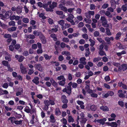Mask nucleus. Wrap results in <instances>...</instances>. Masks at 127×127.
I'll return each mask as SVG.
<instances>
[{"instance_id": "obj_1", "label": "nucleus", "mask_w": 127, "mask_h": 127, "mask_svg": "<svg viewBox=\"0 0 127 127\" xmlns=\"http://www.w3.org/2000/svg\"><path fill=\"white\" fill-rule=\"evenodd\" d=\"M12 13V12L10 10L6 11L4 9H2L0 11V18L2 20L8 19Z\"/></svg>"}, {"instance_id": "obj_2", "label": "nucleus", "mask_w": 127, "mask_h": 127, "mask_svg": "<svg viewBox=\"0 0 127 127\" xmlns=\"http://www.w3.org/2000/svg\"><path fill=\"white\" fill-rule=\"evenodd\" d=\"M72 83L71 82H70L68 83V86L67 87V89L66 88H64L62 90L63 92H66L67 94L70 95L72 93L71 86L72 85Z\"/></svg>"}, {"instance_id": "obj_3", "label": "nucleus", "mask_w": 127, "mask_h": 127, "mask_svg": "<svg viewBox=\"0 0 127 127\" xmlns=\"http://www.w3.org/2000/svg\"><path fill=\"white\" fill-rule=\"evenodd\" d=\"M31 107V109L28 106H26L24 109V111L28 113H30L31 114H32L33 113H36V112L35 110L33 108H32V105H30Z\"/></svg>"}, {"instance_id": "obj_4", "label": "nucleus", "mask_w": 127, "mask_h": 127, "mask_svg": "<svg viewBox=\"0 0 127 127\" xmlns=\"http://www.w3.org/2000/svg\"><path fill=\"white\" fill-rule=\"evenodd\" d=\"M127 69V64H123L121 65L118 68V71H119L121 72L122 70L124 71Z\"/></svg>"}, {"instance_id": "obj_5", "label": "nucleus", "mask_w": 127, "mask_h": 127, "mask_svg": "<svg viewBox=\"0 0 127 127\" xmlns=\"http://www.w3.org/2000/svg\"><path fill=\"white\" fill-rule=\"evenodd\" d=\"M57 5V3L56 2L53 1L52 4L49 5V8L47 9V10L49 11V12H53L54 11L53 9L56 7Z\"/></svg>"}, {"instance_id": "obj_6", "label": "nucleus", "mask_w": 127, "mask_h": 127, "mask_svg": "<svg viewBox=\"0 0 127 127\" xmlns=\"http://www.w3.org/2000/svg\"><path fill=\"white\" fill-rule=\"evenodd\" d=\"M20 68L22 74H25L27 73V68L24 66L22 63L20 65Z\"/></svg>"}, {"instance_id": "obj_7", "label": "nucleus", "mask_w": 127, "mask_h": 127, "mask_svg": "<svg viewBox=\"0 0 127 127\" xmlns=\"http://www.w3.org/2000/svg\"><path fill=\"white\" fill-rule=\"evenodd\" d=\"M39 37L42 44H45L46 43L47 40L46 37L41 32L40 33V36H39Z\"/></svg>"}, {"instance_id": "obj_8", "label": "nucleus", "mask_w": 127, "mask_h": 127, "mask_svg": "<svg viewBox=\"0 0 127 127\" xmlns=\"http://www.w3.org/2000/svg\"><path fill=\"white\" fill-rule=\"evenodd\" d=\"M15 58L18 60L19 62H21L23 61L24 59V57L22 55H16L15 56Z\"/></svg>"}, {"instance_id": "obj_9", "label": "nucleus", "mask_w": 127, "mask_h": 127, "mask_svg": "<svg viewBox=\"0 0 127 127\" xmlns=\"http://www.w3.org/2000/svg\"><path fill=\"white\" fill-rule=\"evenodd\" d=\"M34 66L35 69H37L41 72L43 71L42 66L41 64H35Z\"/></svg>"}, {"instance_id": "obj_10", "label": "nucleus", "mask_w": 127, "mask_h": 127, "mask_svg": "<svg viewBox=\"0 0 127 127\" xmlns=\"http://www.w3.org/2000/svg\"><path fill=\"white\" fill-rule=\"evenodd\" d=\"M123 91L121 90H119L118 91V95L119 97L120 98L125 97V95L123 93Z\"/></svg>"}, {"instance_id": "obj_11", "label": "nucleus", "mask_w": 127, "mask_h": 127, "mask_svg": "<svg viewBox=\"0 0 127 127\" xmlns=\"http://www.w3.org/2000/svg\"><path fill=\"white\" fill-rule=\"evenodd\" d=\"M61 100L62 102L64 103H67L68 100L67 99L66 96L65 95H62L61 97Z\"/></svg>"}, {"instance_id": "obj_12", "label": "nucleus", "mask_w": 127, "mask_h": 127, "mask_svg": "<svg viewBox=\"0 0 127 127\" xmlns=\"http://www.w3.org/2000/svg\"><path fill=\"white\" fill-rule=\"evenodd\" d=\"M52 85L55 88H57L58 86V83L56 82L52 78L50 80Z\"/></svg>"}, {"instance_id": "obj_13", "label": "nucleus", "mask_w": 127, "mask_h": 127, "mask_svg": "<svg viewBox=\"0 0 127 127\" xmlns=\"http://www.w3.org/2000/svg\"><path fill=\"white\" fill-rule=\"evenodd\" d=\"M106 119L105 118L99 119L98 120V123H99L100 124L103 125L105 123V122L106 121Z\"/></svg>"}, {"instance_id": "obj_14", "label": "nucleus", "mask_w": 127, "mask_h": 127, "mask_svg": "<svg viewBox=\"0 0 127 127\" xmlns=\"http://www.w3.org/2000/svg\"><path fill=\"white\" fill-rule=\"evenodd\" d=\"M61 112L59 108H56L55 109V114L57 116H59L61 115Z\"/></svg>"}, {"instance_id": "obj_15", "label": "nucleus", "mask_w": 127, "mask_h": 127, "mask_svg": "<svg viewBox=\"0 0 127 127\" xmlns=\"http://www.w3.org/2000/svg\"><path fill=\"white\" fill-rule=\"evenodd\" d=\"M8 94V92L6 90H3L1 88H0V95H7Z\"/></svg>"}, {"instance_id": "obj_16", "label": "nucleus", "mask_w": 127, "mask_h": 127, "mask_svg": "<svg viewBox=\"0 0 127 127\" xmlns=\"http://www.w3.org/2000/svg\"><path fill=\"white\" fill-rule=\"evenodd\" d=\"M86 59L84 57H82L80 58V63L82 64L83 65H85L86 64V62L85 61Z\"/></svg>"}, {"instance_id": "obj_17", "label": "nucleus", "mask_w": 127, "mask_h": 127, "mask_svg": "<svg viewBox=\"0 0 127 127\" xmlns=\"http://www.w3.org/2000/svg\"><path fill=\"white\" fill-rule=\"evenodd\" d=\"M100 109L102 110L103 111H107L109 110L107 106H102L100 107Z\"/></svg>"}, {"instance_id": "obj_18", "label": "nucleus", "mask_w": 127, "mask_h": 127, "mask_svg": "<svg viewBox=\"0 0 127 127\" xmlns=\"http://www.w3.org/2000/svg\"><path fill=\"white\" fill-rule=\"evenodd\" d=\"M39 78L38 77H35L34 79L32 80V81L36 84H37L39 83Z\"/></svg>"}, {"instance_id": "obj_19", "label": "nucleus", "mask_w": 127, "mask_h": 127, "mask_svg": "<svg viewBox=\"0 0 127 127\" xmlns=\"http://www.w3.org/2000/svg\"><path fill=\"white\" fill-rule=\"evenodd\" d=\"M50 36L51 37L53 38L54 41H56L58 39L57 38V35L56 34L54 33H52L51 34Z\"/></svg>"}, {"instance_id": "obj_20", "label": "nucleus", "mask_w": 127, "mask_h": 127, "mask_svg": "<svg viewBox=\"0 0 127 127\" xmlns=\"http://www.w3.org/2000/svg\"><path fill=\"white\" fill-rule=\"evenodd\" d=\"M68 121L69 123H73L74 121V119L71 115H69L68 118Z\"/></svg>"}, {"instance_id": "obj_21", "label": "nucleus", "mask_w": 127, "mask_h": 127, "mask_svg": "<svg viewBox=\"0 0 127 127\" xmlns=\"http://www.w3.org/2000/svg\"><path fill=\"white\" fill-rule=\"evenodd\" d=\"M16 120V118L14 117H10L8 119V120H10L12 124L15 123V122Z\"/></svg>"}, {"instance_id": "obj_22", "label": "nucleus", "mask_w": 127, "mask_h": 127, "mask_svg": "<svg viewBox=\"0 0 127 127\" xmlns=\"http://www.w3.org/2000/svg\"><path fill=\"white\" fill-rule=\"evenodd\" d=\"M90 109L92 111H95L97 109L96 106L94 104L92 105L90 107Z\"/></svg>"}, {"instance_id": "obj_23", "label": "nucleus", "mask_w": 127, "mask_h": 127, "mask_svg": "<svg viewBox=\"0 0 127 127\" xmlns=\"http://www.w3.org/2000/svg\"><path fill=\"white\" fill-rule=\"evenodd\" d=\"M121 8L124 12H125L127 10V3H125L124 5H122Z\"/></svg>"}, {"instance_id": "obj_24", "label": "nucleus", "mask_w": 127, "mask_h": 127, "mask_svg": "<svg viewBox=\"0 0 127 127\" xmlns=\"http://www.w3.org/2000/svg\"><path fill=\"white\" fill-rule=\"evenodd\" d=\"M65 78H64V79H63V80L60 81L59 82V85L62 86H64L65 84Z\"/></svg>"}, {"instance_id": "obj_25", "label": "nucleus", "mask_w": 127, "mask_h": 127, "mask_svg": "<svg viewBox=\"0 0 127 127\" xmlns=\"http://www.w3.org/2000/svg\"><path fill=\"white\" fill-rule=\"evenodd\" d=\"M72 19H69L68 18H66V20L67 21L70 22L72 25H74L75 24V23Z\"/></svg>"}, {"instance_id": "obj_26", "label": "nucleus", "mask_w": 127, "mask_h": 127, "mask_svg": "<svg viewBox=\"0 0 127 127\" xmlns=\"http://www.w3.org/2000/svg\"><path fill=\"white\" fill-rule=\"evenodd\" d=\"M50 118L51 120V122L52 123H54L55 122V120L54 116L52 114L51 115L50 117Z\"/></svg>"}, {"instance_id": "obj_27", "label": "nucleus", "mask_w": 127, "mask_h": 127, "mask_svg": "<svg viewBox=\"0 0 127 127\" xmlns=\"http://www.w3.org/2000/svg\"><path fill=\"white\" fill-rule=\"evenodd\" d=\"M43 56L45 58V59L47 60H50L52 57V56H49L47 54H45L43 55Z\"/></svg>"}, {"instance_id": "obj_28", "label": "nucleus", "mask_w": 127, "mask_h": 127, "mask_svg": "<svg viewBox=\"0 0 127 127\" xmlns=\"http://www.w3.org/2000/svg\"><path fill=\"white\" fill-rule=\"evenodd\" d=\"M16 12L17 13H20L22 12V9L20 7L18 6L16 9Z\"/></svg>"}, {"instance_id": "obj_29", "label": "nucleus", "mask_w": 127, "mask_h": 127, "mask_svg": "<svg viewBox=\"0 0 127 127\" xmlns=\"http://www.w3.org/2000/svg\"><path fill=\"white\" fill-rule=\"evenodd\" d=\"M122 35V33L121 32H119L117 33L116 35V36L115 38L116 40H118L120 39L119 37H120Z\"/></svg>"}, {"instance_id": "obj_30", "label": "nucleus", "mask_w": 127, "mask_h": 127, "mask_svg": "<svg viewBox=\"0 0 127 127\" xmlns=\"http://www.w3.org/2000/svg\"><path fill=\"white\" fill-rule=\"evenodd\" d=\"M90 52L89 51V49L88 48L86 49V52L85 54L86 57H87L89 56L90 54Z\"/></svg>"}, {"instance_id": "obj_31", "label": "nucleus", "mask_w": 127, "mask_h": 127, "mask_svg": "<svg viewBox=\"0 0 127 127\" xmlns=\"http://www.w3.org/2000/svg\"><path fill=\"white\" fill-rule=\"evenodd\" d=\"M44 103L45 104V106H46L49 107V106L50 104V101L49 100H44Z\"/></svg>"}, {"instance_id": "obj_32", "label": "nucleus", "mask_w": 127, "mask_h": 127, "mask_svg": "<svg viewBox=\"0 0 127 127\" xmlns=\"http://www.w3.org/2000/svg\"><path fill=\"white\" fill-rule=\"evenodd\" d=\"M2 63L3 65L5 66H6L7 67L10 64H9L8 62L6 61H4L2 62Z\"/></svg>"}, {"instance_id": "obj_33", "label": "nucleus", "mask_w": 127, "mask_h": 127, "mask_svg": "<svg viewBox=\"0 0 127 127\" xmlns=\"http://www.w3.org/2000/svg\"><path fill=\"white\" fill-rule=\"evenodd\" d=\"M102 25L104 27H108V25L107 24V20L106 21L102 22Z\"/></svg>"}, {"instance_id": "obj_34", "label": "nucleus", "mask_w": 127, "mask_h": 127, "mask_svg": "<svg viewBox=\"0 0 127 127\" xmlns=\"http://www.w3.org/2000/svg\"><path fill=\"white\" fill-rule=\"evenodd\" d=\"M17 28L15 27H12L8 28V31L10 32L16 30Z\"/></svg>"}, {"instance_id": "obj_35", "label": "nucleus", "mask_w": 127, "mask_h": 127, "mask_svg": "<svg viewBox=\"0 0 127 127\" xmlns=\"http://www.w3.org/2000/svg\"><path fill=\"white\" fill-rule=\"evenodd\" d=\"M19 31H16V32H14L12 35V36L13 37L15 38L17 36L18 34L19 33Z\"/></svg>"}, {"instance_id": "obj_36", "label": "nucleus", "mask_w": 127, "mask_h": 127, "mask_svg": "<svg viewBox=\"0 0 127 127\" xmlns=\"http://www.w3.org/2000/svg\"><path fill=\"white\" fill-rule=\"evenodd\" d=\"M105 14L109 18H111L112 15L111 14V13L108 11H106L105 13Z\"/></svg>"}, {"instance_id": "obj_37", "label": "nucleus", "mask_w": 127, "mask_h": 127, "mask_svg": "<svg viewBox=\"0 0 127 127\" xmlns=\"http://www.w3.org/2000/svg\"><path fill=\"white\" fill-rule=\"evenodd\" d=\"M110 3L112 6H115L116 4H117L116 3L115 0H111Z\"/></svg>"}, {"instance_id": "obj_38", "label": "nucleus", "mask_w": 127, "mask_h": 127, "mask_svg": "<svg viewBox=\"0 0 127 127\" xmlns=\"http://www.w3.org/2000/svg\"><path fill=\"white\" fill-rule=\"evenodd\" d=\"M55 28H52L51 29V30L52 31V32H56L58 31V26L57 25L55 26Z\"/></svg>"}, {"instance_id": "obj_39", "label": "nucleus", "mask_w": 127, "mask_h": 127, "mask_svg": "<svg viewBox=\"0 0 127 127\" xmlns=\"http://www.w3.org/2000/svg\"><path fill=\"white\" fill-rule=\"evenodd\" d=\"M72 5V1H67L65 3V5Z\"/></svg>"}, {"instance_id": "obj_40", "label": "nucleus", "mask_w": 127, "mask_h": 127, "mask_svg": "<svg viewBox=\"0 0 127 127\" xmlns=\"http://www.w3.org/2000/svg\"><path fill=\"white\" fill-rule=\"evenodd\" d=\"M58 23L60 25L63 26L64 24V21L63 20H61L58 21Z\"/></svg>"}, {"instance_id": "obj_41", "label": "nucleus", "mask_w": 127, "mask_h": 127, "mask_svg": "<svg viewBox=\"0 0 127 127\" xmlns=\"http://www.w3.org/2000/svg\"><path fill=\"white\" fill-rule=\"evenodd\" d=\"M34 72L33 69L30 68L29 70V71L28 72V74L30 75H31Z\"/></svg>"}, {"instance_id": "obj_42", "label": "nucleus", "mask_w": 127, "mask_h": 127, "mask_svg": "<svg viewBox=\"0 0 127 127\" xmlns=\"http://www.w3.org/2000/svg\"><path fill=\"white\" fill-rule=\"evenodd\" d=\"M8 25L10 26H15V22L14 21H11L8 23Z\"/></svg>"}, {"instance_id": "obj_43", "label": "nucleus", "mask_w": 127, "mask_h": 127, "mask_svg": "<svg viewBox=\"0 0 127 127\" xmlns=\"http://www.w3.org/2000/svg\"><path fill=\"white\" fill-rule=\"evenodd\" d=\"M48 4L47 3H44L43 4L42 7H43L44 9H45L47 11L49 12V11L47 10V9L49 8L48 7Z\"/></svg>"}, {"instance_id": "obj_44", "label": "nucleus", "mask_w": 127, "mask_h": 127, "mask_svg": "<svg viewBox=\"0 0 127 127\" xmlns=\"http://www.w3.org/2000/svg\"><path fill=\"white\" fill-rule=\"evenodd\" d=\"M22 20L23 22L25 23H28L29 21V19L27 18H23Z\"/></svg>"}, {"instance_id": "obj_45", "label": "nucleus", "mask_w": 127, "mask_h": 127, "mask_svg": "<svg viewBox=\"0 0 127 127\" xmlns=\"http://www.w3.org/2000/svg\"><path fill=\"white\" fill-rule=\"evenodd\" d=\"M11 36L10 34H5L4 35L3 37L5 38H11Z\"/></svg>"}, {"instance_id": "obj_46", "label": "nucleus", "mask_w": 127, "mask_h": 127, "mask_svg": "<svg viewBox=\"0 0 127 127\" xmlns=\"http://www.w3.org/2000/svg\"><path fill=\"white\" fill-rule=\"evenodd\" d=\"M35 38V37L34 35L33 34H29L28 35L27 38H29V39H34Z\"/></svg>"}, {"instance_id": "obj_47", "label": "nucleus", "mask_w": 127, "mask_h": 127, "mask_svg": "<svg viewBox=\"0 0 127 127\" xmlns=\"http://www.w3.org/2000/svg\"><path fill=\"white\" fill-rule=\"evenodd\" d=\"M22 120H20L19 121H15V124L16 125L21 124L22 122Z\"/></svg>"}, {"instance_id": "obj_48", "label": "nucleus", "mask_w": 127, "mask_h": 127, "mask_svg": "<svg viewBox=\"0 0 127 127\" xmlns=\"http://www.w3.org/2000/svg\"><path fill=\"white\" fill-rule=\"evenodd\" d=\"M118 104L119 105L122 107H123L124 106V102L122 101H119L118 102Z\"/></svg>"}, {"instance_id": "obj_49", "label": "nucleus", "mask_w": 127, "mask_h": 127, "mask_svg": "<svg viewBox=\"0 0 127 127\" xmlns=\"http://www.w3.org/2000/svg\"><path fill=\"white\" fill-rule=\"evenodd\" d=\"M106 33L108 36L111 35V33L110 30L109 28H107L106 29Z\"/></svg>"}, {"instance_id": "obj_50", "label": "nucleus", "mask_w": 127, "mask_h": 127, "mask_svg": "<svg viewBox=\"0 0 127 127\" xmlns=\"http://www.w3.org/2000/svg\"><path fill=\"white\" fill-rule=\"evenodd\" d=\"M23 55L25 56H28L29 55L28 51L27 50H25L23 52Z\"/></svg>"}, {"instance_id": "obj_51", "label": "nucleus", "mask_w": 127, "mask_h": 127, "mask_svg": "<svg viewBox=\"0 0 127 127\" xmlns=\"http://www.w3.org/2000/svg\"><path fill=\"white\" fill-rule=\"evenodd\" d=\"M41 32H40V33L39 32H38L37 31H33V33L34 35L35 36H40V33Z\"/></svg>"}, {"instance_id": "obj_52", "label": "nucleus", "mask_w": 127, "mask_h": 127, "mask_svg": "<svg viewBox=\"0 0 127 127\" xmlns=\"http://www.w3.org/2000/svg\"><path fill=\"white\" fill-rule=\"evenodd\" d=\"M7 67L8 71L10 72H12L13 71V69L12 67H10V65H9Z\"/></svg>"}, {"instance_id": "obj_53", "label": "nucleus", "mask_w": 127, "mask_h": 127, "mask_svg": "<svg viewBox=\"0 0 127 127\" xmlns=\"http://www.w3.org/2000/svg\"><path fill=\"white\" fill-rule=\"evenodd\" d=\"M99 32L97 31H95L94 33V36L95 37H97L99 36Z\"/></svg>"}, {"instance_id": "obj_54", "label": "nucleus", "mask_w": 127, "mask_h": 127, "mask_svg": "<svg viewBox=\"0 0 127 127\" xmlns=\"http://www.w3.org/2000/svg\"><path fill=\"white\" fill-rule=\"evenodd\" d=\"M108 4L107 3L104 4L101 7L103 9H106L108 6Z\"/></svg>"}, {"instance_id": "obj_55", "label": "nucleus", "mask_w": 127, "mask_h": 127, "mask_svg": "<svg viewBox=\"0 0 127 127\" xmlns=\"http://www.w3.org/2000/svg\"><path fill=\"white\" fill-rule=\"evenodd\" d=\"M99 54L101 56H103L104 55H105L106 54L104 51L102 50H99Z\"/></svg>"}, {"instance_id": "obj_56", "label": "nucleus", "mask_w": 127, "mask_h": 127, "mask_svg": "<svg viewBox=\"0 0 127 127\" xmlns=\"http://www.w3.org/2000/svg\"><path fill=\"white\" fill-rule=\"evenodd\" d=\"M65 78H64V77L63 75H60V76H58L57 78V79L58 80H61L62 79L63 80V79H64Z\"/></svg>"}, {"instance_id": "obj_57", "label": "nucleus", "mask_w": 127, "mask_h": 127, "mask_svg": "<svg viewBox=\"0 0 127 127\" xmlns=\"http://www.w3.org/2000/svg\"><path fill=\"white\" fill-rule=\"evenodd\" d=\"M9 50L11 51H13L14 49V47L12 45H10L9 47Z\"/></svg>"}, {"instance_id": "obj_58", "label": "nucleus", "mask_w": 127, "mask_h": 127, "mask_svg": "<svg viewBox=\"0 0 127 127\" xmlns=\"http://www.w3.org/2000/svg\"><path fill=\"white\" fill-rule=\"evenodd\" d=\"M33 100L34 103L35 104L37 103L38 104H39L40 103V101L38 99L36 100L34 99Z\"/></svg>"}, {"instance_id": "obj_59", "label": "nucleus", "mask_w": 127, "mask_h": 127, "mask_svg": "<svg viewBox=\"0 0 127 127\" xmlns=\"http://www.w3.org/2000/svg\"><path fill=\"white\" fill-rule=\"evenodd\" d=\"M113 65L117 67H118L120 65V63H115L113 62L112 63Z\"/></svg>"}, {"instance_id": "obj_60", "label": "nucleus", "mask_w": 127, "mask_h": 127, "mask_svg": "<svg viewBox=\"0 0 127 127\" xmlns=\"http://www.w3.org/2000/svg\"><path fill=\"white\" fill-rule=\"evenodd\" d=\"M14 46V48L16 50L19 49L20 47V45L19 44H16Z\"/></svg>"}, {"instance_id": "obj_61", "label": "nucleus", "mask_w": 127, "mask_h": 127, "mask_svg": "<svg viewBox=\"0 0 127 127\" xmlns=\"http://www.w3.org/2000/svg\"><path fill=\"white\" fill-rule=\"evenodd\" d=\"M63 41L65 42H68L69 41V39L66 37H64L62 39Z\"/></svg>"}, {"instance_id": "obj_62", "label": "nucleus", "mask_w": 127, "mask_h": 127, "mask_svg": "<svg viewBox=\"0 0 127 127\" xmlns=\"http://www.w3.org/2000/svg\"><path fill=\"white\" fill-rule=\"evenodd\" d=\"M8 85L7 83H5L3 84L2 86V87L4 88L7 89L8 87Z\"/></svg>"}, {"instance_id": "obj_63", "label": "nucleus", "mask_w": 127, "mask_h": 127, "mask_svg": "<svg viewBox=\"0 0 127 127\" xmlns=\"http://www.w3.org/2000/svg\"><path fill=\"white\" fill-rule=\"evenodd\" d=\"M64 59L63 57L61 55H60L58 57V59L59 61H62Z\"/></svg>"}, {"instance_id": "obj_64", "label": "nucleus", "mask_w": 127, "mask_h": 127, "mask_svg": "<svg viewBox=\"0 0 127 127\" xmlns=\"http://www.w3.org/2000/svg\"><path fill=\"white\" fill-rule=\"evenodd\" d=\"M111 127H117V125L116 122H112V125Z\"/></svg>"}]
</instances>
